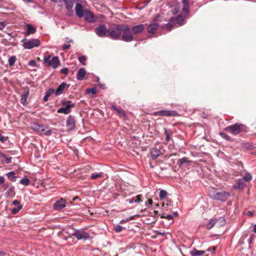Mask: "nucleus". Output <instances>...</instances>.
<instances>
[{"mask_svg":"<svg viewBox=\"0 0 256 256\" xmlns=\"http://www.w3.org/2000/svg\"><path fill=\"white\" fill-rule=\"evenodd\" d=\"M208 194L212 198L222 202L226 201L230 196L228 192L214 188H211L208 190Z\"/></svg>","mask_w":256,"mask_h":256,"instance_id":"nucleus-1","label":"nucleus"},{"mask_svg":"<svg viewBox=\"0 0 256 256\" xmlns=\"http://www.w3.org/2000/svg\"><path fill=\"white\" fill-rule=\"evenodd\" d=\"M120 39L126 42H130L134 40L132 32L129 26L122 24L121 37Z\"/></svg>","mask_w":256,"mask_h":256,"instance_id":"nucleus-2","label":"nucleus"},{"mask_svg":"<svg viewBox=\"0 0 256 256\" xmlns=\"http://www.w3.org/2000/svg\"><path fill=\"white\" fill-rule=\"evenodd\" d=\"M246 130V126L242 124H235L225 128V130L226 132L234 135L238 134L242 132H245Z\"/></svg>","mask_w":256,"mask_h":256,"instance_id":"nucleus-3","label":"nucleus"},{"mask_svg":"<svg viewBox=\"0 0 256 256\" xmlns=\"http://www.w3.org/2000/svg\"><path fill=\"white\" fill-rule=\"evenodd\" d=\"M122 24H115L109 28L108 37L112 40H120L121 37Z\"/></svg>","mask_w":256,"mask_h":256,"instance_id":"nucleus-4","label":"nucleus"},{"mask_svg":"<svg viewBox=\"0 0 256 256\" xmlns=\"http://www.w3.org/2000/svg\"><path fill=\"white\" fill-rule=\"evenodd\" d=\"M21 42L25 49H32L40 45V41L38 39H27L24 38Z\"/></svg>","mask_w":256,"mask_h":256,"instance_id":"nucleus-5","label":"nucleus"},{"mask_svg":"<svg viewBox=\"0 0 256 256\" xmlns=\"http://www.w3.org/2000/svg\"><path fill=\"white\" fill-rule=\"evenodd\" d=\"M32 129L40 134L50 136L52 134V130H48V126L44 124H40L34 123L32 125Z\"/></svg>","mask_w":256,"mask_h":256,"instance_id":"nucleus-6","label":"nucleus"},{"mask_svg":"<svg viewBox=\"0 0 256 256\" xmlns=\"http://www.w3.org/2000/svg\"><path fill=\"white\" fill-rule=\"evenodd\" d=\"M98 36L102 38L108 37L109 28H108L106 24H102L98 26L94 30Z\"/></svg>","mask_w":256,"mask_h":256,"instance_id":"nucleus-7","label":"nucleus"},{"mask_svg":"<svg viewBox=\"0 0 256 256\" xmlns=\"http://www.w3.org/2000/svg\"><path fill=\"white\" fill-rule=\"evenodd\" d=\"M44 62L46 63L48 66L52 67L54 68H56L60 64V60L58 57L54 56L51 58L50 56H44Z\"/></svg>","mask_w":256,"mask_h":256,"instance_id":"nucleus-8","label":"nucleus"},{"mask_svg":"<svg viewBox=\"0 0 256 256\" xmlns=\"http://www.w3.org/2000/svg\"><path fill=\"white\" fill-rule=\"evenodd\" d=\"M78 240H88L90 238V234L82 229L75 230L72 234Z\"/></svg>","mask_w":256,"mask_h":256,"instance_id":"nucleus-9","label":"nucleus"},{"mask_svg":"<svg viewBox=\"0 0 256 256\" xmlns=\"http://www.w3.org/2000/svg\"><path fill=\"white\" fill-rule=\"evenodd\" d=\"M154 116H178V114L176 110H161L158 112H154Z\"/></svg>","mask_w":256,"mask_h":256,"instance_id":"nucleus-10","label":"nucleus"},{"mask_svg":"<svg viewBox=\"0 0 256 256\" xmlns=\"http://www.w3.org/2000/svg\"><path fill=\"white\" fill-rule=\"evenodd\" d=\"M170 21L176 26H182L184 24V18L181 14L178 15L176 18H172Z\"/></svg>","mask_w":256,"mask_h":256,"instance_id":"nucleus-11","label":"nucleus"},{"mask_svg":"<svg viewBox=\"0 0 256 256\" xmlns=\"http://www.w3.org/2000/svg\"><path fill=\"white\" fill-rule=\"evenodd\" d=\"M66 202L63 198L56 202L54 204V209L56 210H60L66 206Z\"/></svg>","mask_w":256,"mask_h":256,"instance_id":"nucleus-12","label":"nucleus"},{"mask_svg":"<svg viewBox=\"0 0 256 256\" xmlns=\"http://www.w3.org/2000/svg\"><path fill=\"white\" fill-rule=\"evenodd\" d=\"M132 34H138L142 32L144 29V24H140L132 26L130 28Z\"/></svg>","mask_w":256,"mask_h":256,"instance_id":"nucleus-13","label":"nucleus"},{"mask_svg":"<svg viewBox=\"0 0 256 256\" xmlns=\"http://www.w3.org/2000/svg\"><path fill=\"white\" fill-rule=\"evenodd\" d=\"M83 16H84L85 20L88 22H94V18L93 14L87 10H84V14Z\"/></svg>","mask_w":256,"mask_h":256,"instance_id":"nucleus-14","label":"nucleus"},{"mask_svg":"<svg viewBox=\"0 0 256 256\" xmlns=\"http://www.w3.org/2000/svg\"><path fill=\"white\" fill-rule=\"evenodd\" d=\"M29 96V90H25L21 95L20 102L23 106H26L28 104L27 98Z\"/></svg>","mask_w":256,"mask_h":256,"instance_id":"nucleus-15","label":"nucleus"},{"mask_svg":"<svg viewBox=\"0 0 256 256\" xmlns=\"http://www.w3.org/2000/svg\"><path fill=\"white\" fill-rule=\"evenodd\" d=\"M27 30L24 32V34L28 36L31 34H34L36 32V28L30 24H26Z\"/></svg>","mask_w":256,"mask_h":256,"instance_id":"nucleus-16","label":"nucleus"},{"mask_svg":"<svg viewBox=\"0 0 256 256\" xmlns=\"http://www.w3.org/2000/svg\"><path fill=\"white\" fill-rule=\"evenodd\" d=\"M66 125L70 128V130H72L75 128V120L72 116H68L66 120Z\"/></svg>","mask_w":256,"mask_h":256,"instance_id":"nucleus-17","label":"nucleus"},{"mask_svg":"<svg viewBox=\"0 0 256 256\" xmlns=\"http://www.w3.org/2000/svg\"><path fill=\"white\" fill-rule=\"evenodd\" d=\"M76 13L79 18H82L84 14V10L80 4H77L76 6Z\"/></svg>","mask_w":256,"mask_h":256,"instance_id":"nucleus-18","label":"nucleus"},{"mask_svg":"<svg viewBox=\"0 0 256 256\" xmlns=\"http://www.w3.org/2000/svg\"><path fill=\"white\" fill-rule=\"evenodd\" d=\"M162 154L161 151L157 148H153L150 150V156L152 158L156 159L158 156Z\"/></svg>","mask_w":256,"mask_h":256,"instance_id":"nucleus-19","label":"nucleus"},{"mask_svg":"<svg viewBox=\"0 0 256 256\" xmlns=\"http://www.w3.org/2000/svg\"><path fill=\"white\" fill-rule=\"evenodd\" d=\"M245 186V183L244 179L240 178L236 180V184L234 186V189L242 190Z\"/></svg>","mask_w":256,"mask_h":256,"instance_id":"nucleus-20","label":"nucleus"},{"mask_svg":"<svg viewBox=\"0 0 256 256\" xmlns=\"http://www.w3.org/2000/svg\"><path fill=\"white\" fill-rule=\"evenodd\" d=\"M182 4L183 6L182 8V11L185 14L188 13L190 10L189 0H182Z\"/></svg>","mask_w":256,"mask_h":256,"instance_id":"nucleus-21","label":"nucleus"},{"mask_svg":"<svg viewBox=\"0 0 256 256\" xmlns=\"http://www.w3.org/2000/svg\"><path fill=\"white\" fill-rule=\"evenodd\" d=\"M66 83L65 82H62L57 88L56 90H55L54 93L56 96H59L63 92L65 88Z\"/></svg>","mask_w":256,"mask_h":256,"instance_id":"nucleus-22","label":"nucleus"},{"mask_svg":"<svg viewBox=\"0 0 256 256\" xmlns=\"http://www.w3.org/2000/svg\"><path fill=\"white\" fill-rule=\"evenodd\" d=\"M86 74V71L84 68H80L76 78L78 80H82Z\"/></svg>","mask_w":256,"mask_h":256,"instance_id":"nucleus-23","label":"nucleus"},{"mask_svg":"<svg viewBox=\"0 0 256 256\" xmlns=\"http://www.w3.org/2000/svg\"><path fill=\"white\" fill-rule=\"evenodd\" d=\"M158 24L156 23H152L148 27V32L150 34H154L158 28Z\"/></svg>","mask_w":256,"mask_h":256,"instance_id":"nucleus-24","label":"nucleus"},{"mask_svg":"<svg viewBox=\"0 0 256 256\" xmlns=\"http://www.w3.org/2000/svg\"><path fill=\"white\" fill-rule=\"evenodd\" d=\"M111 108L114 110L120 116L122 117H125L126 116V114L122 108H118L116 106L112 105L110 106Z\"/></svg>","mask_w":256,"mask_h":256,"instance_id":"nucleus-25","label":"nucleus"},{"mask_svg":"<svg viewBox=\"0 0 256 256\" xmlns=\"http://www.w3.org/2000/svg\"><path fill=\"white\" fill-rule=\"evenodd\" d=\"M55 90L54 88H50L46 91V94L44 96L43 100L44 102H47L48 100V98L54 93Z\"/></svg>","mask_w":256,"mask_h":256,"instance_id":"nucleus-26","label":"nucleus"},{"mask_svg":"<svg viewBox=\"0 0 256 256\" xmlns=\"http://www.w3.org/2000/svg\"><path fill=\"white\" fill-rule=\"evenodd\" d=\"M190 253L192 256H200L204 254L205 253V251L197 250L196 248H194L192 251H190Z\"/></svg>","mask_w":256,"mask_h":256,"instance_id":"nucleus-27","label":"nucleus"},{"mask_svg":"<svg viewBox=\"0 0 256 256\" xmlns=\"http://www.w3.org/2000/svg\"><path fill=\"white\" fill-rule=\"evenodd\" d=\"M68 10H71L74 4V0H63Z\"/></svg>","mask_w":256,"mask_h":256,"instance_id":"nucleus-28","label":"nucleus"},{"mask_svg":"<svg viewBox=\"0 0 256 256\" xmlns=\"http://www.w3.org/2000/svg\"><path fill=\"white\" fill-rule=\"evenodd\" d=\"M218 222L217 218L211 220L206 224V228L208 230L212 228Z\"/></svg>","mask_w":256,"mask_h":256,"instance_id":"nucleus-29","label":"nucleus"},{"mask_svg":"<svg viewBox=\"0 0 256 256\" xmlns=\"http://www.w3.org/2000/svg\"><path fill=\"white\" fill-rule=\"evenodd\" d=\"M62 104L69 109L75 106V104L72 103L71 100L63 101Z\"/></svg>","mask_w":256,"mask_h":256,"instance_id":"nucleus-30","label":"nucleus"},{"mask_svg":"<svg viewBox=\"0 0 256 256\" xmlns=\"http://www.w3.org/2000/svg\"><path fill=\"white\" fill-rule=\"evenodd\" d=\"M70 112V109L66 107L60 108L58 110V113H62L66 114H68Z\"/></svg>","mask_w":256,"mask_h":256,"instance_id":"nucleus-31","label":"nucleus"},{"mask_svg":"<svg viewBox=\"0 0 256 256\" xmlns=\"http://www.w3.org/2000/svg\"><path fill=\"white\" fill-rule=\"evenodd\" d=\"M6 175L10 180L12 182H15L16 180V176H15L16 174L14 172H9L6 174Z\"/></svg>","mask_w":256,"mask_h":256,"instance_id":"nucleus-32","label":"nucleus"},{"mask_svg":"<svg viewBox=\"0 0 256 256\" xmlns=\"http://www.w3.org/2000/svg\"><path fill=\"white\" fill-rule=\"evenodd\" d=\"M104 174L102 172L93 173L90 176V179L96 180L98 178L102 177Z\"/></svg>","mask_w":256,"mask_h":256,"instance_id":"nucleus-33","label":"nucleus"},{"mask_svg":"<svg viewBox=\"0 0 256 256\" xmlns=\"http://www.w3.org/2000/svg\"><path fill=\"white\" fill-rule=\"evenodd\" d=\"M30 180L24 177L23 178L22 180H20V183L25 186H27L30 184Z\"/></svg>","mask_w":256,"mask_h":256,"instance_id":"nucleus-34","label":"nucleus"},{"mask_svg":"<svg viewBox=\"0 0 256 256\" xmlns=\"http://www.w3.org/2000/svg\"><path fill=\"white\" fill-rule=\"evenodd\" d=\"M174 26H176L175 24H173L171 22L170 20V22H168V24H166L164 26V28H165L166 30H168V31H170L172 30V27Z\"/></svg>","mask_w":256,"mask_h":256,"instance_id":"nucleus-35","label":"nucleus"},{"mask_svg":"<svg viewBox=\"0 0 256 256\" xmlns=\"http://www.w3.org/2000/svg\"><path fill=\"white\" fill-rule=\"evenodd\" d=\"M16 56H10L8 59V64H10V66H12L16 62Z\"/></svg>","mask_w":256,"mask_h":256,"instance_id":"nucleus-36","label":"nucleus"},{"mask_svg":"<svg viewBox=\"0 0 256 256\" xmlns=\"http://www.w3.org/2000/svg\"><path fill=\"white\" fill-rule=\"evenodd\" d=\"M97 92V90L96 88H88L86 90V92L87 94L92 93V94H96Z\"/></svg>","mask_w":256,"mask_h":256,"instance_id":"nucleus-37","label":"nucleus"},{"mask_svg":"<svg viewBox=\"0 0 256 256\" xmlns=\"http://www.w3.org/2000/svg\"><path fill=\"white\" fill-rule=\"evenodd\" d=\"M168 194L167 192L164 190H160L159 194V196L160 199H163L165 198Z\"/></svg>","mask_w":256,"mask_h":256,"instance_id":"nucleus-38","label":"nucleus"},{"mask_svg":"<svg viewBox=\"0 0 256 256\" xmlns=\"http://www.w3.org/2000/svg\"><path fill=\"white\" fill-rule=\"evenodd\" d=\"M164 134L166 136V142L170 141V132L166 129H164Z\"/></svg>","mask_w":256,"mask_h":256,"instance_id":"nucleus-39","label":"nucleus"},{"mask_svg":"<svg viewBox=\"0 0 256 256\" xmlns=\"http://www.w3.org/2000/svg\"><path fill=\"white\" fill-rule=\"evenodd\" d=\"M22 208V206L19 205L17 208H12V212L14 214H16L19 212V211Z\"/></svg>","mask_w":256,"mask_h":256,"instance_id":"nucleus-40","label":"nucleus"},{"mask_svg":"<svg viewBox=\"0 0 256 256\" xmlns=\"http://www.w3.org/2000/svg\"><path fill=\"white\" fill-rule=\"evenodd\" d=\"M217 220H218V222L219 223V225L220 226H222L225 224L226 220H225V219L224 218L220 217V218H217Z\"/></svg>","mask_w":256,"mask_h":256,"instance_id":"nucleus-41","label":"nucleus"},{"mask_svg":"<svg viewBox=\"0 0 256 256\" xmlns=\"http://www.w3.org/2000/svg\"><path fill=\"white\" fill-rule=\"evenodd\" d=\"M78 60L80 61V62L82 65H84V66L86 65V63L84 62L86 60V58L84 56H80V57H78Z\"/></svg>","mask_w":256,"mask_h":256,"instance_id":"nucleus-42","label":"nucleus"},{"mask_svg":"<svg viewBox=\"0 0 256 256\" xmlns=\"http://www.w3.org/2000/svg\"><path fill=\"white\" fill-rule=\"evenodd\" d=\"M242 178L244 179V181L248 182L252 180V176L250 174H248Z\"/></svg>","mask_w":256,"mask_h":256,"instance_id":"nucleus-43","label":"nucleus"},{"mask_svg":"<svg viewBox=\"0 0 256 256\" xmlns=\"http://www.w3.org/2000/svg\"><path fill=\"white\" fill-rule=\"evenodd\" d=\"M220 134L222 138H224L225 140H230V138L226 133L220 132Z\"/></svg>","mask_w":256,"mask_h":256,"instance_id":"nucleus-44","label":"nucleus"},{"mask_svg":"<svg viewBox=\"0 0 256 256\" xmlns=\"http://www.w3.org/2000/svg\"><path fill=\"white\" fill-rule=\"evenodd\" d=\"M188 162V158H183L179 160V162L178 163L179 166H181L182 164Z\"/></svg>","mask_w":256,"mask_h":256,"instance_id":"nucleus-45","label":"nucleus"},{"mask_svg":"<svg viewBox=\"0 0 256 256\" xmlns=\"http://www.w3.org/2000/svg\"><path fill=\"white\" fill-rule=\"evenodd\" d=\"M123 228H124L122 226L117 225L115 226L114 230L116 232H120L123 230Z\"/></svg>","mask_w":256,"mask_h":256,"instance_id":"nucleus-46","label":"nucleus"},{"mask_svg":"<svg viewBox=\"0 0 256 256\" xmlns=\"http://www.w3.org/2000/svg\"><path fill=\"white\" fill-rule=\"evenodd\" d=\"M133 218H134V216H130L128 218H127L125 220H122L120 221V224H124L127 222H128V221L132 220Z\"/></svg>","mask_w":256,"mask_h":256,"instance_id":"nucleus-47","label":"nucleus"},{"mask_svg":"<svg viewBox=\"0 0 256 256\" xmlns=\"http://www.w3.org/2000/svg\"><path fill=\"white\" fill-rule=\"evenodd\" d=\"M28 64L32 66L35 67L36 66V63L34 60H32L29 62Z\"/></svg>","mask_w":256,"mask_h":256,"instance_id":"nucleus-48","label":"nucleus"},{"mask_svg":"<svg viewBox=\"0 0 256 256\" xmlns=\"http://www.w3.org/2000/svg\"><path fill=\"white\" fill-rule=\"evenodd\" d=\"M142 197V195L138 194L136 196V200L134 201L135 202H142L141 198Z\"/></svg>","mask_w":256,"mask_h":256,"instance_id":"nucleus-49","label":"nucleus"},{"mask_svg":"<svg viewBox=\"0 0 256 256\" xmlns=\"http://www.w3.org/2000/svg\"><path fill=\"white\" fill-rule=\"evenodd\" d=\"M68 71V68H64L60 70V72L64 74H67Z\"/></svg>","mask_w":256,"mask_h":256,"instance_id":"nucleus-50","label":"nucleus"},{"mask_svg":"<svg viewBox=\"0 0 256 256\" xmlns=\"http://www.w3.org/2000/svg\"><path fill=\"white\" fill-rule=\"evenodd\" d=\"M6 26L4 22H0V30H3Z\"/></svg>","mask_w":256,"mask_h":256,"instance_id":"nucleus-51","label":"nucleus"},{"mask_svg":"<svg viewBox=\"0 0 256 256\" xmlns=\"http://www.w3.org/2000/svg\"><path fill=\"white\" fill-rule=\"evenodd\" d=\"M7 138H8L3 136L0 133V141L2 142V143L4 142L6 140Z\"/></svg>","mask_w":256,"mask_h":256,"instance_id":"nucleus-52","label":"nucleus"},{"mask_svg":"<svg viewBox=\"0 0 256 256\" xmlns=\"http://www.w3.org/2000/svg\"><path fill=\"white\" fill-rule=\"evenodd\" d=\"M4 158L5 159L6 164H10L12 162V158L11 157H8L6 156V158Z\"/></svg>","mask_w":256,"mask_h":256,"instance_id":"nucleus-53","label":"nucleus"},{"mask_svg":"<svg viewBox=\"0 0 256 256\" xmlns=\"http://www.w3.org/2000/svg\"><path fill=\"white\" fill-rule=\"evenodd\" d=\"M70 44H65L63 45L62 49V50H68L70 48Z\"/></svg>","mask_w":256,"mask_h":256,"instance_id":"nucleus-54","label":"nucleus"},{"mask_svg":"<svg viewBox=\"0 0 256 256\" xmlns=\"http://www.w3.org/2000/svg\"><path fill=\"white\" fill-rule=\"evenodd\" d=\"M152 204V199H148L147 201V202H146V206H148V204L150 206H151Z\"/></svg>","mask_w":256,"mask_h":256,"instance_id":"nucleus-55","label":"nucleus"},{"mask_svg":"<svg viewBox=\"0 0 256 256\" xmlns=\"http://www.w3.org/2000/svg\"><path fill=\"white\" fill-rule=\"evenodd\" d=\"M174 218V216L172 214H166V215L165 218L168 220H172Z\"/></svg>","mask_w":256,"mask_h":256,"instance_id":"nucleus-56","label":"nucleus"},{"mask_svg":"<svg viewBox=\"0 0 256 256\" xmlns=\"http://www.w3.org/2000/svg\"><path fill=\"white\" fill-rule=\"evenodd\" d=\"M179 10L178 8H175L172 12L173 14H176L178 13Z\"/></svg>","mask_w":256,"mask_h":256,"instance_id":"nucleus-57","label":"nucleus"},{"mask_svg":"<svg viewBox=\"0 0 256 256\" xmlns=\"http://www.w3.org/2000/svg\"><path fill=\"white\" fill-rule=\"evenodd\" d=\"M136 200V198H132L130 199H129L128 200V202L130 204H133L134 202H135L134 201Z\"/></svg>","mask_w":256,"mask_h":256,"instance_id":"nucleus-58","label":"nucleus"},{"mask_svg":"<svg viewBox=\"0 0 256 256\" xmlns=\"http://www.w3.org/2000/svg\"><path fill=\"white\" fill-rule=\"evenodd\" d=\"M12 204H13L14 205H18V206H19V205H20V202H19L18 200H14V201H13V202H12Z\"/></svg>","mask_w":256,"mask_h":256,"instance_id":"nucleus-59","label":"nucleus"},{"mask_svg":"<svg viewBox=\"0 0 256 256\" xmlns=\"http://www.w3.org/2000/svg\"><path fill=\"white\" fill-rule=\"evenodd\" d=\"M4 178L2 176H0V184H4Z\"/></svg>","mask_w":256,"mask_h":256,"instance_id":"nucleus-60","label":"nucleus"},{"mask_svg":"<svg viewBox=\"0 0 256 256\" xmlns=\"http://www.w3.org/2000/svg\"><path fill=\"white\" fill-rule=\"evenodd\" d=\"M247 214L248 216L252 217L254 216V212L252 211H248Z\"/></svg>","mask_w":256,"mask_h":256,"instance_id":"nucleus-61","label":"nucleus"},{"mask_svg":"<svg viewBox=\"0 0 256 256\" xmlns=\"http://www.w3.org/2000/svg\"><path fill=\"white\" fill-rule=\"evenodd\" d=\"M0 157L2 158H6V155L5 154H4L0 151Z\"/></svg>","mask_w":256,"mask_h":256,"instance_id":"nucleus-62","label":"nucleus"},{"mask_svg":"<svg viewBox=\"0 0 256 256\" xmlns=\"http://www.w3.org/2000/svg\"><path fill=\"white\" fill-rule=\"evenodd\" d=\"M253 231L255 234H256V224L254 226Z\"/></svg>","mask_w":256,"mask_h":256,"instance_id":"nucleus-63","label":"nucleus"},{"mask_svg":"<svg viewBox=\"0 0 256 256\" xmlns=\"http://www.w3.org/2000/svg\"><path fill=\"white\" fill-rule=\"evenodd\" d=\"M5 254V252L3 251L0 250V256H4Z\"/></svg>","mask_w":256,"mask_h":256,"instance_id":"nucleus-64","label":"nucleus"}]
</instances>
